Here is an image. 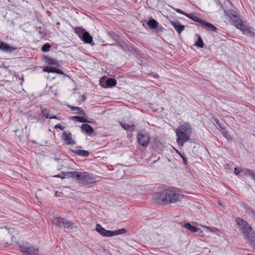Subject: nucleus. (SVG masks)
Returning <instances> with one entry per match:
<instances>
[{"instance_id": "nucleus-40", "label": "nucleus", "mask_w": 255, "mask_h": 255, "mask_svg": "<svg viewBox=\"0 0 255 255\" xmlns=\"http://www.w3.org/2000/svg\"><path fill=\"white\" fill-rule=\"evenodd\" d=\"M179 154H180V155L181 156V157H182V158L183 159V163L185 165L187 164V160L186 157L184 155H182L181 153H179Z\"/></svg>"}, {"instance_id": "nucleus-29", "label": "nucleus", "mask_w": 255, "mask_h": 255, "mask_svg": "<svg viewBox=\"0 0 255 255\" xmlns=\"http://www.w3.org/2000/svg\"><path fill=\"white\" fill-rule=\"evenodd\" d=\"M242 172H243L246 176H251L252 179L254 178V175L255 176V171L249 169H242Z\"/></svg>"}, {"instance_id": "nucleus-50", "label": "nucleus", "mask_w": 255, "mask_h": 255, "mask_svg": "<svg viewBox=\"0 0 255 255\" xmlns=\"http://www.w3.org/2000/svg\"><path fill=\"white\" fill-rule=\"evenodd\" d=\"M254 179V180H255V176L254 175V178L253 179Z\"/></svg>"}, {"instance_id": "nucleus-48", "label": "nucleus", "mask_w": 255, "mask_h": 255, "mask_svg": "<svg viewBox=\"0 0 255 255\" xmlns=\"http://www.w3.org/2000/svg\"><path fill=\"white\" fill-rule=\"evenodd\" d=\"M55 177H60V176L59 175H55L54 176Z\"/></svg>"}, {"instance_id": "nucleus-2", "label": "nucleus", "mask_w": 255, "mask_h": 255, "mask_svg": "<svg viewBox=\"0 0 255 255\" xmlns=\"http://www.w3.org/2000/svg\"><path fill=\"white\" fill-rule=\"evenodd\" d=\"M235 223L242 233L247 243L255 250V232L251 226L240 217L236 218Z\"/></svg>"}, {"instance_id": "nucleus-11", "label": "nucleus", "mask_w": 255, "mask_h": 255, "mask_svg": "<svg viewBox=\"0 0 255 255\" xmlns=\"http://www.w3.org/2000/svg\"><path fill=\"white\" fill-rule=\"evenodd\" d=\"M238 26L239 27L238 29H240L244 34L251 37H255V33L251 28L248 27L244 24H238Z\"/></svg>"}, {"instance_id": "nucleus-28", "label": "nucleus", "mask_w": 255, "mask_h": 255, "mask_svg": "<svg viewBox=\"0 0 255 255\" xmlns=\"http://www.w3.org/2000/svg\"><path fill=\"white\" fill-rule=\"evenodd\" d=\"M188 18L193 20L194 21L197 22L201 24L203 20L198 17V16L195 15L193 13H187L186 16Z\"/></svg>"}, {"instance_id": "nucleus-47", "label": "nucleus", "mask_w": 255, "mask_h": 255, "mask_svg": "<svg viewBox=\"0 0 255 255\" xmlns=\"http://www.w3.org/2000/svg\"><path fill=\"white\" fill-rule=\"evenodd\" d=\"M27 127H28V126H27V125H26V126H25V129L26 130L27 129Z\"/></svg>"}, {"instance_id": "nucleus-39", "label": "nucleus", "mask_w": 255, "mask_h": 255, "mask_svg": "<svg viewBox=\"0 0 255 255\" xmlns=\"http://www.w3.org/2000/svg\"><path fill=\"white\" fill-rule=\"evenodd\" d=\"M54 128H58L62 130L65 128V127L61 126L60 124H58L54 127Z\"/></svg>"}, {"instance_id": "nucleus-21", "label": "nucleus", "mask_w": 255, "mask_h": 255, "mask_svg": "<svg viewBox=\"0 0 255 255\" xmlns=\"http://www.w3.org/2000/svg\"><path fill=\"white\" fill-rule=\"evenodd\" d=\"M80 173V172L79 171H69L66 172L65 173V175L68 177L76 178L78 181V178H79Z\"/></svg>"}, {"instance_id": "nucleus-43", "label": "nucleus", "mask_w": 255, "mask_h": 255, "mask_svg": "<svg viewBox=\"0 0 255 255\" xmlns=\"http://www.w3.org/2000/svg\"><path fill=\"white\" fill-rule=\"evenodd\" d=\"M55 73H57V74H61V75L64 74L63 72L61 70H60L58 68H57Z\"/></svg>"}, {"instance_id": "nucleus-42", "label": "nucleus", "mask_w": 255, "mask_h": 255, "mask_svg": "<svg viewBox=\"0 0 255 255\" xmlns=\"http://www.w3.org/2000/svg\"><path fill=\"white\" fill-rule=\"evenodd\" d=\"M43 71L45 72L50 73V66L45 67L43 68Z\"/></svg>"}, {"instance_id": "nucleus-33", "label": "nucleus", "mask_w": 255, "mask_h": 255, "mask_svg": "<svg viewBox=\"0 0 255 255\" xmlns=\"http://www.w3.org/2000/svg\"><path fill=\"white\" fill-rule=\"evenodd\" d=\"M194 45L200 48H203L204 46V42L200 35L198 36L197 41L194 44Z\"/></svg>"}, {"instance_id": "nucleus-19", "label": "nucleus", "mask_w": 255, "mask_h": 255, "mask_svg": "<svg viewBox=\"0 0 255 255\" xmlns=\"http://www.w3.org/2000/svg\"><path fill=\"white\" fill-rule=\"evenodd\" d=\"M44 59L45 62L48 64L54 65L57 67H59L60 66L59 62L56 59L48 56H44Z\"/></svg>"}, {"instance_id": "nucleus-44", "label": "nucleus", "mask_w": 255, "mask_h": 255, "mask_svg": "<svg viewBox=\"0 0 255 255\" xmlns=\"http://www.w3.org/2000/svg\"><path fill=\"white\" fill-rule=\"evenodd\" d=\"M205 228L207 230H209L211 232H214L215 230H216V229H215V228H210L209 227H207V226H205Z\"/></svg>"}, {"instance_id": "nucleus-46", "label": "nucleus", "mask_w": 255, "mask_h": 255, "mask_svg": "<svg viewBox=\"0 0 255 255\" xmlns=\"http://www.w3.org/2000/svg\"><path fill=\"white\" fill-rule=\"evenodd\" d=\"M86 96H85L84 95H83L82 96V100H83V101H85V100H86Z\"/></svg>"}, {"instance_id": "nucleus-31", "label": "nucleus", "mask_w": 255, "mask_h": 255, "mask_svg": "<svg viewBox=\"0 0 255 255\" xmlns=\"http://www.w3.org/2000/svg\"><path fill=\"white\" fill-rule=\"evenodd\" d=\"M126 232V230L125 229H119L116 231H111V237L115 236L116 235L123 234Z\"/></svg>"}, {"instance_id": "nucleus-20", "label": "nucleus", "mask_w": 255, "mask_h": 255, "mask_svg": "<svg viewBox=\"0 0 255 255\" xmlns=\"http://www.w3.org/2000/svg\"><path fill=\"white\" fill-rule=\"evenodd\" d=\"M74 154L83 157H88L89 155V152L84 150H71Z\"/></svg>"}, {"instance_id": "nucleus-14", "label": "nucleus", "mask_w": 255, "mask_h": 255, "mask_svg": "<svg viewBox=\"0 0 255 255\" xmlns=\"http://www.w3.org/2000/svg\"><path fill=\"white\" fill-rule=\"evenodd\" d=\"M170 22L179 34H180L185 28V26L181 24L179 21H170Z\"/></svg>"}, {"instance_id": "nucleus-18", "label": "nucleus", "mask_w": 255, "mask_h": 255, "mask_svg": "<svg viewBox=\"0 0 255 255\" xmlns=\"http://www.w3.org/2000/svg\"><path fill=\"white\" fill-rule=\"evenodd\" d=\"M41 113L43 114V115L44 116V117L47 119H56V120H57L59 121H60L61 120L60 117H58L57 116H51L49 114V110L46 109H42Z\"/></svg>"}, {"instance_id": "nucleus-24", "label": "nucleus", "mask_w": 255, "mask_h": 255, "mask_svg": "<svg viewBox=\"0 0 255 255\" xmlns=\"http://www.w3.org/2000/svg\"><path fill=\"white\" fill-rule=\"evenodd\" d=\"M86 117H79V116H72L70 117V119L73 121H76L77 122H79L80 123H89L91 122L87 120L86 118Z\"/></svg>"}, {"instance_id": "nucleus-45", "label": "nucleus", "mask_w": 255, "mask_h": 255, "mask_svg": "<svg viewBox=\"0 0 255 255\" xmlns=\"http://www.w3.org/2000/svg\"><path fill=\"white\" fill-rule=\"evenodd\" d=\"M38 33L40 34H44L45 35V33L44 32H42L41 31V27H39L38 29Z\"/></svg>"}, {"instance_id": "nucleus-9", "label": "nucleus", "mask_w": 255, "mask_h": 255, "mask_svg": "<svg viewBox=\"0 0 255 255\" xmlns=\"http://www.w3.org/2000/svg\"><path fill=\"white\" fill-rule=\"evenodd\" d=\"M61 138L66 144L74 145L76 143V141L73 139L72 135L70 132L64 131L62 133Z\"/></svg>"}, {"instance_id": "nucleus-41", "label": "nucleus", "mask_w": 255, "mask_h": 255, "mask_svg": "<svg viewBox=\"0 0 255 255\" xmlns=\"http://www.w3.org/2000/svg\"><path fill=\"white\" fill-rule=\"evenodd\" d=\"M57 68L53 66H50V73H56Z\"/></svg>"}, {"instance_id": "nucleus-5", "label": "nucleus", "mask_w": 255, "mask_h": 255, "mask_svg": "<svg viewBox=\"0 0 255 255\" xmlns=\"http://www.w3.org/2000/svg\"><path fill=\"white\" fill-rule=\"evenodd\" d=\"M150 139L149 134L144 130H141L137 133V142L140 145L143 147H146L148 145Z\"/></svg>"}, {"instance_id": "nucleus-3", "label": "nucleus", "mask_w": 255, "mask_h": 255, "mask_svg": "<svg viewBox=\"0 0 255 255\" xmlns=\"http://www.w3.org/2000/svg\"><path fill=\"white\" fill-rule=\"evenodd\" d=\"M182 195L174 191L165 189L157 192L153 196V199L156 203L159 204H169L180 200Z\"/></svg>"}, {"instance_id": "nucleus-32", "label": "nucleus", "mask_w": 255, "mask_h": 255, "mask_svg": "<svg viewBox=\"0 0 255 255\" xmlns=\"http://www.w3.org/2000/svg\"><path fill=\"white\" fill-rule=\"evenodd\" d=\"M246 212L254 221H255V211L254 210L251 208H248L247 209Z\"/></svg>"}, {"instance_id": "nucleus-10", "label": "nucleus", "mask_w": 255, "mask_h": 255, "mask_svg": "<svg viewBox=\"0 0 255 255\" xmlns=\"http://www.w3.org/2000/svg\"><path fill=\"white\" fill-rule=\"evenodd\" d=\"M103 78L100 79V85L104 88H110L115 86L117 84V81L113 78H108L104 81L102 79Z\"/></svg>"}, {"instance_id": "nucleus-26", "label": "nucleus", "mask_w": 255, "mask_h": 255, "mask_svg": "<svg viewBox=\"0 0 255 255\" xmlns=\"http://www.w3.org/2000/svg\"><path fill=\"white\" fill-rule=\"evenodd\" d=\"M147 25L151 29H155L157 27L158 23L153 18L150 19L147 22Z\"/></svg>"}, {"instance_id": "nucleus-25", "label": "nucleus", "mask_w": 255, "mask_h": 255, "mask_svg": "<svg viewBox=\"0 0 255 255\" xmlns=\"http://www.w3.org/2000/svg\"><path fill=\"white\" fill-rule=\"evenodd\" d=\"M75 33L81 39L86 31L83 28L77 27L74 28Z\"/></svg>"}, {"instance_id": "nucleus-1", "label": "nucleus", "mask_w": 255, "mask_h": 255, "mask_svg": "<svg viewBox=\"0 0 255 255\" xmlns=\"http://www.w3.org/2000/svg\"><path fill=\"white\" fill-rule=\"evenodd\" d=\"M235 223L242 233L247 243L255 250V232L251 226L240 217L236 218Z\"/></svg>"}, {"instance_id": "nucleus-4", "label": "nucleus", "mask_w": 255, "mask_h": 255, "mask_svg": "<svg viewBox=\"0 0 255 255\" xmlns=\"http://www.w3.org/2000/svg\"><path fill=\"white\" fill-rule=\"evenodd\" d=\"M192 127L189 123L186 122L180 125L176 130L178 144L183 146L190 139Z\"/></svg>"}, {"instance_id": "nucleus-38", "label": "nucleus", "mask_w": 255, "mask_h": 255, "mask_svg": "<svg viewBox=\"0 0 255 255\" xmlns=\"http://www.w3.org/2000/svg\"><path fill=\"white\" fill-rule=\"evenodd\" d=\"M176 10V11L178 13H179L180 14H182L183 15H184L185 16H186L187 15V13H186L185 12L183 11V10H182L181 9H179V8H177V9H175Z\"/></svg>"}, {"instance_id": "nucleus-16", "label": "nucleus", "mask_w": 255, "mask_h": 255, "mask_svg": "<svg viewBox=\"0 0 255 255\" xmlns=\"http://www.w3.org/2000/svg\"><path fill=\"white\" fill-rule=\"evenodd\" d=\"M201 24L203 28L208 31L217 32V27L212 24L207 22L205 20H203Z\"/></svg>"}, {"instance_id": "nucleus-12", "label": "nucleus", "mask_w": 255, "mask_h": 255, "mask_svg": "<svg viewBox=\"0 0 255 255\" xmlns=\"http://www.w3.org/2000/svg\"><path fill=\"white\" fill-rule=\"evenodd\" d=\"M17 49L16 47H13L0 40V50L7 53L11 52Z\"/></svg>"}, {"instance_id": "nucleus-23", "label": "nucleus", "mask_w": 255, "mask_h": 255, "mask_svg": "<svg viewBox=\"0 0 255 255\" xmlns=\"http://www.w3.org/2000/svg\"><path fill=\"white\" fill-rule=\"evenodd\" d=\"M68 107L71 109L72 111L76 110L79 112L78 114L82 116L86 117V114L85 111L80 107H75L73 106L68 105Z\"/></svg>"}, {"instance_id": "nucleus-22", "label": "nucleus", "mask_w": 255, "mask_h": 255, "mask_svg": "<svg viewBox=\"0 0 255 255\" xmlns=\"http://www.w3.org/2000/svg\"><path fill=\"white\" fill-rule=\"evenodd\" d=\"M81 40L86 43L90 44L93 42L92 37L90 35V34L87 31L85 32V34L84 35H83Z\"/></svg>"}, {"instance_id": "nucleus-6", "label": "nucleus", "mask_w": 255, "mask_h": 255, "mask_svg": "<svg viewBox=\"0 0 255 255\" xmlns=\"http://www.w3.org/2000/svg\"><path fill=\"white\" fill-rule=\"evenodd\" d=\"M95 178L91 173L86 172H80L78 182L83 185H87L94 182Z\"/></svg>"}, {"instance_id": "nucleus-35", "label": "nucleus", "mask_w": 255, "mask_h": 255, "mask_svg": "<svg viewBox=\"0 0 255 255\" xmlns=\"http://www.w3.org/2000/svg\"><path fill=\"white\" fill-rule=\"evenodd\" d=\"M50 44L49 43H45L42 46L41 50L44 52H46L50 50Z\"/></svg>"}, {"instance_id": "nucleus-37", "label": "nucleus", "mask_w": 255, "mask_h": 255, "mask_svg": "<svg viewBox=\"0 0 255 255\" xmlns=\"http://www.w3.org/2000/svg\"><path fill=\"white\" fill-rule=\"evenodd\" d=\"M241 171H242V170L240 169L239 168H238L237 167H235L234 168V173L236 175H238L240 174V173L241 172Z\"/></svg>"}, {"instance_id": "nucleus-49", "label": "nucleus", "mask_w": 255, "mask_h": 255, "mask_svg": "<svg viewBox=\"0 0 255 255\" xmlns=\"http://www.w3.org/2000/svg\"><path fill=\"white\" fill-rule=\"evenodd\" d=\"M18 130V129H16V130H15V132H16Z\"/></svg>"}, {"instance_id": "nucleus-34", "label": "nucleus", "mask_w": 255, "mask_h": 255, "mask_svg": "<svg viewBox=\"0 0 255 255\" xmlns=\"http://www.w3.org/2000/svg\"><path fill=\"white\" fill-rule=\"evenodd\" d=\"M120 124L122 126V127L125 130H129L130 128L134 127L133 124L129 125L122 122H120Z\"/></svg>"}, {"instance_id": "nucleus-7", "label": "nucleus", "mask_w": 255, "mask_h": 255, "mask_svg": "<svg viewBox=\"0 0 255 255\" xmlns=\"http://www.w3.org/2000/svg\"><path fill=\"white\" fill-rule=\"evenodd\" d=\"M52 224L59 227H63L68 229H72V223L67 220L61 217H56L53 219Z\"/></svg>"}, {"instance_id": "nucleus-8", "label": "nucleus", "mask_w": 255, "mask_h": 255, "mask_svg": "<svg viewBox=\"0 0 255 255\" xmlns=\"http://www.w3.org/2000/svg\"><path fill=\"white\" fill-rule=\"evenodd\" d=\"M20 251L23 253H25L28 255H38L39 250L38 249L31 247H25L21 245L19 246Z\"/></svg>"}, {"instance_id": "nucleus-30", "label": "nucleus", "mask_w": 255, "mask_h": 255, "mask_svg": "<svg viewBox=\"0 0 255 255\" xmlns=\"http://www.w3.org/2000/svg\"><path fill=\"white\" fill-rule=\"evenodd\" d=\"M109 35L111 36V37L114 40L117 41V39H116V36L113 34V33H111V32H109ZM117 44H118L119 45L121 46L124 49H128V46L125 45V43H123V44H121L120 42H117Z\"/></svg>"}, {"instance_id": "nucleus-13", "label": "nucleus", "mask_w": 255, "mask_h": 255, "mask_svg": "<svg viewBox=\"0 0 255 255\" xmlns=\"http://www.w3.org/2000/svg\"><path fill=\"white\" fill-rule=\"evenodd\" d=\"M96 230L104 237H111V231L106 230L100 224L96 225Z\"/></svg>"}, {"instance_id": "nucleus-17", "label": "nucleus", "mask_w": 255, "mask_h": 255, "mask_svg": "<svg viewBox=\"0 0 255 255\" xmlns=\"http://www.w3.org/2000/svg\"><path fill=\"white\" fill-rule=\"evenodd\" d=\"M81 130L89 135H91L94 131L93 128L87 124H83L81 126Z\"/></svg>"}, {"instance_id": "nucleus-15", "label": "nucleus", "mask_w": 255, "mask_h": 255, "mask_svg": "<svg viewBox=\"0 0 255 255\" xmlns=\"http://www.w3.org/2000/svg\"><path fill=\"white\" fill-rule=\"evenodd\" d=\"M232 13L233 12L230 11L229 14H227V15L228 16H230L231 20L233 21V23H234V25H235L237 28H239V27L238 26V24H243L242 23V21L237 15Z\"/></svg>"}, {"instance_id": "nucleus-36", "label": "nucleus", "mask_w": 255, "mask_h": 255, "mask_svg": "<svg viewBox=\"0 0 255 255\" xmlns=\"http://www.w3.org/2000/svg\"><path fill=\"white\" fill-rule=\"evenodd\" d=\"M215 121L217 125L219 126V127L222 129L223 130L225 129L223 125L220 122L219 120L217 119H215Z\"/></svg>"}, {"instance_id": "nucleus-27", "label": "nucleus", "mask_w": 255, "mask_h": 255, "mask_svg": "<svg viewBox=\"0 0 255 255\" xmlns=\"http://www.w3.org/2000/svg\"><path fill=\"white\" fill-rule=\"evenodd\" d=\"M182 227L189 230L192 233H196L198 230L196 227L191 225L189 223L184 224Z\"/></svg>"}]
</instances>
